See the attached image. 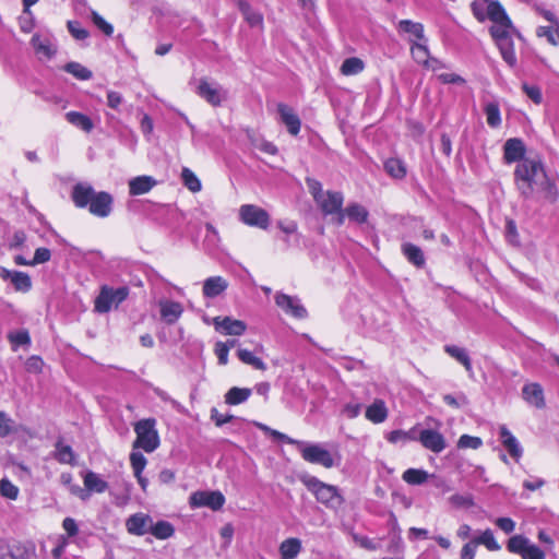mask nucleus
<instances>
[{
	"instance_id": "f257e3e1",
	"label": "nucleus",
	"mask_w": 559,
	"mask_h": 559,
	"mask_svg": "<svg viewBox=\"0 0 559 559\" xmlns=\"http://www.w3.org/2000/svg\"><path fill=\"white\" fill-rule=\"evenodd\" d=\"M515 185L526 198H540L554 202L557 198L555 183L548 178L539 160L525 158L514 170Z\"/></svg>"
},
{
	"instance_id": "f03ea898",
	"label": "nucleus",
	"mask_w": 559,
	"mask_h": 559,
	"mask_svg": "<svg viewBox=\"0 0 559 559\" xmlns=\"http://www.w3.org/2000/svg\"><path fill=\"white\" fill-rule=\"evenodd\" d=\"M306 488L316 499L328 508H337L343 499L335 486L325 484L314 476L306 475L300 478Z\"/></svg>"
},
{
	"instance_id": "7ed1b4c3",
	"label": "nucleus",
	"mask_w": 559,
	"mask_h": 559,
	"mask_svg": "<svg viewBox=\"0 0 559 559\" xmlns=\"http://www.w3.org/2000/svg\"><path fill=\"white\" fill-rule=\"evenodd\" d=\"M156 420L154 418L142 419L134 426L136 440L134 448H141L145 452H153L159 445L158 432L155 428Z\"/></svg>"
},
{
	"instance_id": "20e7f679",
	"label": "nucleus",
	"mask_w": 559,
	"mask_h": 559,
	"mask_svg": "<svg viewBox=\"0 0 559 559\" xmlns=\"http://www.w3.org/2000/svg\"><path fill=\"white\" fill-rule=\"evenodd\" d=\"M129 296V288L126 286L112 288L104 285L100 288L99 295L95 299V311L99 313H107L112 308L123 302Z\"/></svg>"
},
{
	"instance_id": "39448f33",
	"label": "nucleus",
	"mask_w": 559,
	"mask_h": 559,
	"mask_svg": "<svg viewBox=\"0 0 559 559\" xmlns=\"http://www.w3.org/2000/svg\"><path fill=\"white\" fill-rule=\"evenodd\" d=\"M510 552L518 554L522 559H545V554L522 535L512 536L507 545Z\"/></svg>"
},
{
	"instance_id": "423d86ee",
	"label": "nucleus",
	"mask_w": 559,
	"mask_h": 559,
	"mask_svg": "<svg viewBox=\"0 0 559 559\" xmlns=\"http://www.w3.org/2000/svg\"><path fill=\"white\" fill-rule=\"evenodd\" d=\"M297 447L306 462L319 464L325 468H331L335 465L332 454L320 444H307L302 442V445Z\"/></svg>"
},
{
	"instance_id": "0eeeda50",
	"label": "nucleus",
	"mask_w": 559,
	"mask_h": 559,
	"mask_svg": "<svg viewBox=\"0 0 559 559\" xmlns=\"http://www.w3.org/2000/svg\"><path fill=\"white\" fill-rule=\"evenodd\" d=\"M195 92L201 98L214 107L221 106L227 97V92L219 84L210 82L206 79L199 80Z\"/></svg>"
},
{
	"instance_id": "6e6552de",
	"label": "nucleus",
	"mask_w": 559,
	"mask_h": 559,
	"mask_svg": "<svg viewBox=\"0 0 559 559\" xmlns=\"http://www.w3.org/2000/svg\"><path fill=\"white\" fill-rule=\"evenodd\" d=\"M239 217L248 226L266 229L270 224L269 213L253 204H245L239 209Z\"/></svg>"
},
{
	"instance_id": "1a4fd4ad",
	"label": "nucleus",
	"mask_w": 559,
	"mask_h": 559,
	"mask_svg": "<svg viewBox=\"0 0 559 559\" xmlns=\"http://www.w3.org/2000/svg\"><path fill=\"white\" fill-rule=\"evenodd\" d=\"M316 203L325 216L331 215L334 219L343 210L344 195L340 191L326 190Z\"/></svg>"
},
{
	"instance_id": "9d476101",
	"label": "nucleus",
	"mask_w": 559,
	"mask_h": 559,
	"mask_svg": "<svg viewBox=\"0 0 559 559\" xmlns=\"http://www.w3.org/2000/svg\"><path fill=\"white\" fill-rule=\"evenodd\" d=\"M225 503V497L219 491H195L190 496L192 508L207 507L212 510H219Z\"/></svg>"
},
{
	"instance_id": "9b49d317",
	"label": "nucleus",
	"mask_w": 559,
	"mask_h": 559,
	"mask_svg": "<svg viewBox=\"0 0 559 559\" xmlns=\"http://www.w3.org/2000/svg\"><path fill=\"white\" fill-rule=\"evenodd\" d=\"M215 330L225 335L240 336L247 330V324L231 317H215L212 320Z\"/></svg>"
},
{
	"instance_id": "f8f14e48",
	"label": "nucleus",
	"mask_w": 559,
	"mask_h": 559,
	"mask_svg": "<svg viewBox=\"0 0 559 559\" xmlns=\"http://www.w3.org/2000/svg\"><path fill=\"white\" fill-rule=\"evenodd\" d=\"M417 440L425 449L435 453L442 452L447 447L444 437L438 430L431 428L421 429Z\"/></svg>"
},
{
	"instance_id": "ddd939ff",
	"label": "nucleus",
	"mask_w": 559,
	"mask_h": 559,
	"mask_svg": "<svg viewBox=\"0 0 559 559\" xmlns=\"http://www.w3.org/2000/svg\"><path fill=\"white\" fill-rule=\"evenodd\" d=\"M368 216L369 212L365 206L358 203H350L338 213V216L334 218V223L341 226L344 224L345 218H348L353 223L364 224L367 222Z\"/></svg>"
},
{
	"instance_id": "4468645a",
	"label": "nucleus",
	"mask_w": 559,
	"mask_h": 559,
	"mask_svg": "<svg viewBox=\"0 0 559 559\" xmlns=\"http://www.w3.org/2000/svg\"><path fill=\"white\" fill-rule=\"evenodd\" d=\"M522 399L526 404L537 409H543L546 407L544 389L537 382H530L523 385Z\"/></svg>"
},
{
	"instance_id": "2eb2a0df",
	"label": "nucleus",
	"mask_w": 559,
	"mask_h": 559,
	"mask_svg": "<svg viewBox=\"0 0 559 559\" xmlns=\"http://www.w3.org/2000/svg\"><path fill=\"white\" fill-rule=\"evenodd\" d=\"M275 302L286 313L297 319H304L307 317L306 308L300 304L299 299L295 297L278 293L275 296Z\"/></svg>"
},
{
	"instance_id": "dca6fc26",
	"label": "nucleus",
	"mask_w": 559,
	"mask_h": 559,
	"mask_svg": "<svg viewBox=\"0 0 559 559\" xmlns=\"http://www.w3.org/2000/svg\"><path fill=\"white\" fill-rule=\"evenodd\" d=\"M0 277L10 281L16 292L27 293L32 288V280L28 274L20 271H10L0 266Z\"/></svg>"
},
{
	"instance_id": "f3484780",
	"label": "nucleus",
	"mask_w": 559,
	"mask_h": 559,
	"mask_svg": "<svg viewBox=\"0 0 559 559\" xmlns=\"http://www.w3.org/2000/svg\"><path fill=\"white\" fill-rule=\"evenodd\" d=\"M160 319L167 324H175L183 313V306L174 300L160 299L158 301Z\"/></svg>"
},
{
	"instance_id": "a211bd4d",
	"label": "nucleus",
	"mask_w": 559,
	"mask_h": 559,
	"mask_svg": "<svg viewBox=\"0 0 559 559\" xmlns=\"http://www.w3.org/2000/svg\"><path fill=\"white\" fill-rule=\"evenodd\" d=\"M277 112L281 122L286 126L287 131L292 135H297L300 131L301 121L294 109L284 103H280L277 105Z\"/></svg>"
},
{
	"instance_id": "6ab92c4d",
	"label": "nucleus",
	"mask_w": 559,
	"mask_h": 559,
	"mask_svg": "<svg viewBox=\"0 0 559 559\" xmlns=\"http://www.w3.org/2000/svg\"><path fill=\"white\" fill-rule=\"evenodd\" d=\"M111 195L103 191L94 194L88 210L95 216L107 217L111 213Z\"/></svg>"
},
{
	"instance_id": "aec40b11",
	"label": "nucleus",
	"mask_w": 559,
	"mask_h": 559,
	"mask_svg": "<svg viewBox=\"0 0 559 559\" xmlns=\"http://www.w3.org/2000/svg\"><path fill=\"white\" fill-rule=\"evenodd\" d=\"M152 525V519L143 513H135L126 521L128 533L136 536H142L148 532Z\"/></svg>"
},
{
	"instance_id": "412c9836",
	"label": "nucleus",
	"mask_w": 559,
	"mask_h": 559,
	"mask_svg": "<svg viewBox=\"0 0 559 559\" xmlns=\"http://www.w3.org/2000/svg\"><path fill=\"white\" fill-rule=\"evenodd\" d=\"M503 157L506 163L522 162L524 158L525 146L522 140L513 138L506 141L503 146Z\"/></svg>"
},
{
	"instance_id": "4be33fe9",
	"label": "nucleus",
	"mask_w": 559,
	"mask_h": 559,
	"mask_svg": "<svg viewBox=\"0 0 559 559\" xmlns=\"http://www.w3.org/2000/svg\"><path fill=\"white\" fill-rule=\"evenodd\" d=\"M499 436L501 443L508 450L509 454L515 460L522 456L523 450L520 445L518 439L512 435V432L506 427L501 426L499 429Z\"/></svg>"
},
{
	"instance_id": "5701e85b",
	"label": "nucleus",
	"mask_w": 559,
	"mask_h": 559,
	"mask_svg": "<svg viewBox=\"0 0 559 559\" xmlns=\"http://www.w3.org/2000/svg\"><path fill=\"white\" fill-rule=\"evenodd\" d=\"M228 287V282L222 276H212L203 283V295L207 298H214L224 293Z\"/></svg>"
},
{
	"instance_id": "b1692460",
	"label": "nucleus",
	"mask_w": 559,
	"mask_h": 559,
	"mask_svg": "<svg viewBox=\"0 0 559 559\" xmlns=\"http://www.w3.org/2000/svg\"><path fill=\"white\" fill-rule=\"evenodd\" d=\"M489 32H490V35L493 38L495 43L508 39V38L512 37L513 35L521 37L520 33L513 26L511 20H509L507 22L493 23L492 26L490 27Z\"/></svg>"
},
{
	"instance_id": "393cba45",
	"label": "nucleus",
	"mask_w": 559,
	"mask_h": 559,
	"mask_svg": "<svg viewBox=\"0 0 559 559\" xmlns=\"http://www.w3.org/2000/svg\"><path fill=\"white\" fill-rule=\"evenodd\" d=\"M96 192L87 183H78L73 187L72 200L78 207L90 205Z\"/></svg>"
},
{
	"instance_id": "a878e982",
	"label": "nucleus",
	"mask_w": 559,
	"mask_h": 559,
	"mask_svg": "<svg viewBox=\"0 0 559 559\" xmlns=\"http://www.w3.org/2000/svg\"><path fill=\"white\" fill-rule=\"evenodd\" d=\"M32 46L39 58L50 59L56 53V48L51 40L47 37L34 35L32 37Z\"/></svg>"
},
{
	"instance_id": "bb28decb",
	"label": "nucleus",
	"mask_w": 559,
	"mask_h": 559,
	"mask_svg": "<svg viewBox=\"0 0 559 559\" xmlns=\"http://www.w3.org/2000/svg\"><path fill=\"white\" fill-rule=\"evenodd\" d=\"M156 181L151 176H139L129 181V192L131 195H140L147 193Z\"/></svg>"
},
{
	"instance_id": "cd10ccee",
	"label": "nucleus",
	"mask_w": 559,
	"mask_h": 559,
	"mask_svg": "<svg viewBox=\"0 0 559 559\" xmlns=\"http://www.w3.org/2000/svg\"><path fill=\"white\" fill-rule=\"evenodd\" d=\"M83 483L84 489L88 495H91V492L103 493L108 489V483L92 471L84 475Z\"/></svg>"
},
{
	"instance_id": "c85d7f7f",
	"label": "nucleus",
	"mask_w": 559,
	"mask_h": 559,
	"mask_svg": "<svg viewBox=\"0 0 559 559\" xmlns=\"http://www.w3.org/2000/svg\"><path fill=\"white\" fill-rule=\"evenodd\" d=\"M301 540L296 537H290L283 540L280 545L281 559H295L301 552Z\"/></svg>"
},
{
	"instance_id": "c756f323",
	"label": "nucleus",
	"mask_w": 559,
	"mask_h": 559,
	"mask_svg": "<svg viewBox=\"0 0 559 559\" xmlns=\"http://www.w3.org/2000/svg\"><path fill=\"white\" fill-rule=\"evenodd\" d=\"M64 117L70 124L86 133H90L94 129L92 119L82 112L68 111Z\"/></svg>"
},
{
	"instance_id": "7c9ffc66",
	"label": "nucleus",
	"mask_w": 559,
	"mask_h": 559,
	"mask_svg": "<svg viewBox=\"0 0 559 559\" xmlns=\"http://www.w3.org/2000/svg\"><path fill=\"white\" fill-rule=\"evenodd\" d=\"M388 417V408L382 400H376L366 409V418L374 424L383 423Z\"/></svg>"
},
{
	"instance_id": "2f4dec72",
	"label": "nucleus",
	"mask_w": 559,
	"mask_h": 559,
	"mask_svg": "<svg viewBox=\"0 0 559 559\" xmlns=\"http://www.w3.org/2000/svg\"><path fill=\"white\" fill-rule=\"evenodd\" d=\"M251 389L233 386L225 394V403L228 405H238L245 403L251 396Z\"/></svg>"
},
{
	"instance_id": "473e14b6",
	"label": "nucleus",
	"mask_w": 559,
	"mask_h": 559,
	"mask_svg": "<svg viewBox=\"0 0 559 559\" xmlns=\"http://www.w3.org/2000/svg\"><path fill=\"white\" fill-rule=\"evenodd\" d=\"M445 353H448L452 358L457 360L460 364H462L465 368V370L472 376L473 374V368L471 358L467 354V352L464 348H461L455 345H445L444 346Z\"/></svg>"
},
{
	"instance_id": "72a5a7b5",
	"label": "nucleus",
	"mask_w": 559,
	"mask_h": 559,
	"mask_svg": "<svg viewBox=\"0 0 559 559\" xmlns=\"http://www.w3.org/2000/svg\"><path fill=\"white\" fill-rule=\"evenodd\" d=\"M402 252L406 259L417 267H420L425 264V257L419 247L409 242H405L402 245Z\"/></svg>"
},
{
	"instance_id": "f704fd0d",
	"label": "nucleus",
	"mask_w": 559,
	"mask_h": 559,
	"mask_svg": "<svg viewBox=\"0 0 559 559\" xmlns=\"http://www.w3.org/2000/svg\"><path fill=\"white\" fill-rule=\"evenodd\" d=\"M238 8H239L240 12L242 13V15L245 16V20L250 24V26L261 27L263 25L262 14L252 10L248 2H246L243 0H239Z\"/></svg>"
},
{
	"instance_id": "c9c22d12",
	"label": "nucleus",
	"mask_w": 559,
	"mask_h": 559,
	"mask_svg": "<svg viewBox=\"0 0 559 559\" xmlns=\"http://www.w3.org/2000/svg\"><path fill=\"white\" fill-rule=\"evenodd\" d=\"M55 448L53 456L59 463L69 465L75 464V454L70 445L58 441Z\"/></svg>"
},
{
	"instance_id": "e433bc0d",
	"label": "nucleus",
	"mask_w": 559,
	"mask_h": 559,
	"mask_svg": "<svg viewBox=\"0 0 559 559\" xmlns=\"http://www.w3.org/2000/svg\"><path fill=\"white\" fill-rule=\"evenodd\" d=\"M496 45L498 46V48L500 50L502 59L510 67H515L516 56H515V51H514V45H513L512 37L504 39V40H500V41L496 43Z\"/></svg>"
},
{
	"instance_id": "4c0bfd02",
	"label": "nucleus",
	"mask_w": 559,
	"mask_h": 559,
	"mask_svg": "<svg viewBox=\"0 0 559 559\" xmlns=\"http://www.w3.org/2000/svg\"><path fill=\"white\" fill-rule=\"evenodd\" d=\"M399 32L407 33L418 40L425 39L424 26L421 23L413 22L411 20H401L397 23Z\"/></svg>"
},
{
	"instance_id": "58836bf2",
	"label": "nucleus",
	"mask_w": 559,
	"mask_h": 559,
	"mask_svg": "<svg viewBox=\"0 0 559 559\" xmlns=\"http://www.w3.org/2000/svg\"><path fill=\"white\" fill-rule=\"evenodd\" d=\"M237 357L239 358V360L241 362L249 365L257 370H262V371L266 370L265 362L248 349L239 348L237 350Z\"/></svg>"
},
{
	"instance_id": "ea45409f",
	"label": "nucleus",
	"mask_w": 559,
	"mask_h": 559,
	"mask_svg": "<svg viewBox=\"0 0 559 559\" xmlns=\"http://www.w3.org/2000/svg\"><path fill=\"white\" fill-rule=\"evenodd\" d=\"M250 143L253 147L261 151L262 153L266 155H276L277 154V147L270 141L254 134L249 133L248 134Z\"/></svg>"
},
{
	"instance_id": "a19ab883",
	"label": "nucleus",
	"mask_w": 559,
	"mask_h": 559,
	"mask_svg": "<svg viewBox=\"0 0 559 559\" xmlns=\"http://www.w3.org/2000/svg\"><path fill=\"white\" fill-rule=\"evenodd\" d=\"M487 16L492 23L507 22L510 20L504 8L498 1L489 2L487 7Z\"/></svg>"
},
{
	"instance_id": "79ce46f5",
	"label": "nucleus",
	"mask_w": 559,
	"mask_h": 559,
	"mask_svg": "<svg viewBox=\"0 0 559 559\" xmlns=\"http://www.w3.org/2000/svg\"><path fill=\"white\" fill-rule=\"evenodd\" d=\"M402 478L409 485H421L427 481L429 474L424 469L408 468L403 473Z\"/></svg>"
},
{
	"instance_id": "37998d69",
	"label": "nucleus",
	"mask_w": 559,
	"mask_h": 559,
	"mask_svg": "<svg viewBox=\"0 0 559 559\" xmlns=\"http://www.w3.org/2000/svg\"><path fill=\"white\" fill-rule=\"evenodd\" d=\"M72 479L73 477L70 473H62L60 475L61 484L69 487V490L72 495L79 497L83 501L87 500L90 498L88 492L79 485H73Z\"/></svg>"
},
{
	"instance_id": "c03bdc74",
	"label": "nucleus",
	"mask_w": 559,
	"mask_h": 559,
	"mask_svg": "<svg viewBox=\"0 0 559 559\" xmlns=\"http://www.w3.org/2000/svg\"><path fill=\"white\" fill-rule=\"evenodd\" d=\"M365 68L364 61L359 58L352 57L344 60L341 72L344 75H355L360 73Z\"/></svg>"
},
{
	"instance_id": "a18cd8bd",
	"label": "nucleus",
	"mask_w": 559,
	"mask_h": 559,
	"mask_svg": "<svg viewBox=\"0 0 559 559\" xmlns=\"http://www.w3.org/2000/svg\"><path fill=\"white\" fill-rule=\"evenodd\" d=\"M536 35L538 37H546L548 43L557 46L559 44V24L549 26H539L536 29Z\"/></svg>"
},
{
	"instance_id": "49530a36",
	"label": "nucleus",
	"mask_w": 559,
	"mask_h": 559,
	"mask_svg": "<svg viewBox=\"0 0 559 559\" xmlns=\"http://www.w3.org/2000/svg\"><path fill=\"white\" fill-rule=\"evenodd\" d=\"M150 531L158 539H167L175 532L173 525L166 521H159L155 525H151Z\"/></svg>"
},
{
	"instance_id": "de8ad7c7",
	"label": "nucleus",
	"mask_w": 559,
	"mask_h": 559,
	"mask_svg": "<svg viewBox=\"0 0 559 559\" xmlns=\"http://www.w3.org/2000/svg\"><path fill=\"white\" fill-rule=\"evenodd\" d=\"M181 179L183 185L191 191V192H199L202 189L201 181L199 178L194 175L192 170H190L187 167L182 168L181 171Z\"/></svg>"
},
{
	"instance_id": "09e8293b",
	"label": "nucleus",
	"mask_w": 559,
	"mask_h": 559,
	"mask_svg": "<svg viewBox=\"0 0 559 559\" xmlns=\"http://www.w3.org/2000/svg\"><path fill=\"white\" fill-rule=\"evenodd\" d=\"M487 123L491 128H498L501 124L500 109L497 103H488L485 108Z\"/></svg>"
},
{
	"instance_id": "8fccbe9b",
	"label": "nucleus",
	"mask_w": 559,
	"mask_h": 559,
	"mask_svg": "<svg viewBox=\"0 0 559 559\" xmlns=\"http://www.w3.org/2000/svg\"><path fill=\"white\" fill-rule=\"evenodd\" d=\"M64 70L75 76L79 80H90L92 78V72L78 62H69L64 66Z\"/></svg>"
},
{
	"instance_id": "3c124183",
	"label": "nucleus",
	"mask_w": 559,
	"mask_h": 559,
	"mask_svg": "<svg viewBox=\"0 0 559 559\" xmlns=\"http://www.w3.org/2000/svg\"><path fill=\"white\" fill-rule=\"evenodd\" d=\"M475 544L484 545L490 551H497L500 549V545L497 543L492 532L490 530H486L481 533L480 536L474 539Z\"/></svg>"
},
{
	"instance_id": "603ef678",
	"label": "nucleus",
	"mask_w": 559,
	"mask_h": 559,
	"mask_svg": "<svg viewBox=\"0 0 559 559\" xmlns=\"http://www.w3.org/2000/svg\"><path fill=\"white\" fill-rule=\"evenodd\" d=\"M384 168L394 178H403L406 174L404 164L397 158H390L385 162Z\"/></svg>"
},
{
	"instance_id": "864d4df0",
	"label": "nucleus",
	"mask_w": 559,
	"mask_h": 559,
	"mask_svg": "<svg viewBox=\"0 0 559 559\" xmlns=\"http://www.w3.org/2000/svg\"><path fill=\"white\" fill-rule=\"evenodd\" d=\"M414 60L421 64H427L429 59V50L425 44L414 43L411 47Z\"/></svg>"
},
{
	"instance_id": "5fc2aeb1",
	"label": "nucleus",
	"mask_w": 559,
	"mask_h": 559,
	"mask_svg": "<svg viewBox=\"0 0 559 559\" xmlns=\"http://www.w3.org/2000/svg\"><path fill=\"white\" fill-rule=\"evenodd\" d=\"M16 430L14 420L5 412H0V437H8Z\"/></svg>"
},
{
	"instance_id": "6e6d98bb",
	"label": "nucleus",
	"mask_w": 559,
	"mask_h": 559,
	"mask_svg": "<svg viewBox=\"0 0 559 559\" xmlns=\"http://www.w3.org/2000/svg\"><path fill=\"white\" fill-rule=\"evenodd\" d=\"M19 488L9 479L3 478L0 480V493L10 500H15L19 496Z\"/></svg>"
},
{
	"instance_id": "4d7b16f0",
	"label": "nucleus",
	"mask_w": 559,
	"mask_h": 559,
	"mask_svg": "<svg viewBox=\"0 0 559 559\" xmlns=\"http://www.w3.org/2000/svg\"><path fill=\"white\" fill-rule=\"evenodd\" d=\"M483 444V441L478 437H473L469 435H463L460 437L457 441V447L461 449H478Z\"/></svg>"
},
{
	"instance_id": "13d9d810",
	"label": "nucleus",
	"mask_w": 559,
	"mask_h": 559,
	"mask_svg": "<svg viewBox=\"0 0 559 559\" xmlns=\"http://www.w3.org/2000/svg\"><path fill=\"white\" fill-rule=\"evenodd\" d=\"M130 462L134 472V476H139V474H142L143 469L145 468L147 461L142 453L132 452L130 455Z\"/></svg>"
},
{
	"instance_id": "bf43d9fd",
	"label": "nucleus",
	"mask_w": 559,
	"mask_h": 559,
	"mask_svg": "<svg viewBox=\"0 0 559 559\" xmlns=\"http://www.w3.org/2000/svg\"><path fill=\"white\" fill-rule=\"evenodd\" d=\"M91 17L93 23L107 36H111L114 27L111 24L106 22L96 11H92Z\"/></svg>"
},
{
	"instance_id": "052dcab7",
	"label": "nucleus",
	"mask_w": 559,
	"mask_h": 559,
	"mask_svg": "<svg viewBox=\"0 0 559 559\" xmlns=\"http://www.w3.org/2000/svg\"><path fill=\"white\" fill-rule=\"evenodd\" d=\"M51 252L47 248H37L34 253L33 260L29 261V265L34 266L37 264L46 263L50 260Z\"/></svg>"
},
{
	"instance_id": "680f3d73",
	"label": "nucleus",
	"mask_w": 559,
	"mask_h": 559,
	"mask_svg": "<svg viewBox=\"0 0 559 559\" xmlns=\"http://www.w3.org/2000/svg\"><path fill=\"white\" fill-rule=\"evenodd\" d=\"M9 340L14 347L20 345H27L31 343L29 334L27 331L10 333Z\"/></svg>"
},
{
	"instance_id": "e2e57ef3",
	"label": "nucleus",
	"mask_w": 559,
	"mask_h": 559,
	"mask_svg": "<svg viewBox=\"0 0 559 559\" xmlns=\"http://www.w3.org/2000/svg\"><path fill=\"white\" fill-rule=\"evenodd\" d=\"M68 29L70 34L79 40L85 39L88 36V32L81 27L79 22L69 21L68 22Z\"/></svg>"
},
{
	"instance_id": "0e129e2a",
	"label": "nucleus",
	"mask_w": 559,
	"mask_h": 559,
	"mask_svg": "<svg viewBox=\"0 0 559 559\" xmlns=\"http://www.w3.org/2000/svg\"><path fill=\"white\" fill-rule=\"evenodd\" d=\"M43 367H44V361L38 356H32V357L27 358V360L25 361V369H26V371H28L31 373L41 372Z\"/></svg>"
},
{
	"instance_id": "69168bd1",
	"label": "nucleus",
	"mask_w": 559,
	"mask_h": 559,
	"mask_svg": "<svg viewBox=\"0 0 559 559\" xmlns=\"http://www.w3.org/2000/svg\"><path fill=\"white\" fill-rule=\"evenodd\" d=\"M215 355L217 356L218 364L222 366L227 365L228 362V354L227 345L223 344V342H216L214 347Z\"/></svg>"
},
{
	"instance_id": "338daca9",
	"label": "nucleus",
	"mask_w": 559,
	"mask_h": 559,
	"mask_svg": "<svg viewBox=\"0 0 559 559\" xmlns=\"http://www.w3.org/2000/svg\"><path fill=\"white\" fill-rule=\"evenodd\" d=\"M506 237L510 243H512V245L519 243V234L516 230V225L512 219L507 221Z\"/></svg>"
},
{
	"instance_id": "774afa93",
	"label": "nucleus",
	"mask_w": 559,
	"mask_h": 559,
	"mask_svg": "<svg viewBox=\"0 0 559 559\" xmlns=\"http://www.w3.org/2000/svg\"><path fill=\"white\" fill-rule=\"evenodd\" d=\"M361 412V404L359 403H347L344 405L342 409V414L348 418L354 419L356 418Z\"/></svg>"
}]
</instances>
